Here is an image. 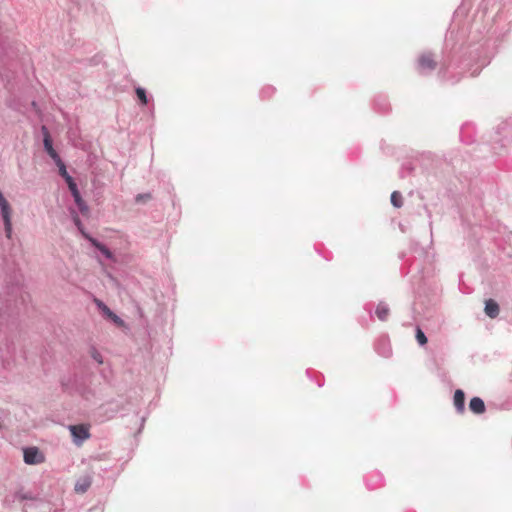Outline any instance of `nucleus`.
Masks as SVG:
<instances>
[{
  "label": "nucleus",
  "instance_id": "nucleus-7",
  "mask_svg": "<svg viewBox=\"0 0 512 512\" xmlns=\"http://www.w3.org/2000/svg\"><path fill=\"white\" fill-rule=\"evenodd\" d=\"M454 406L457 412L462 413L465 409V394L462 390L458 389L454 394Z\"/></svg>",
  "mask_w": 512,
  "mask_h": 512
},
{
  "label": "nucleus",
  "instance_id": "nucleus-1",
  "mask_svg": "<svg viewBox=\"0 0 512 512\" xmlns=\"http://www.w3.org/2000/svg\"><path fill=\"white\" fill-rule=\"evenodd\" d=\"M0 211L4 222V229L7 238L12 235V208L8 200L4 197L0 190Z\"/></svg>",
  "mask_w": 512,
  "mask_h": 512
},
{
  "label": "nucleus",
  "instance_id": "nucleus-4",
  "mask_svg": "<svg viewBox=\"0 0 512 512\" xmlns=\"http://www.w3.org/2000/svg\"><path fill=\"white\" fill-rule=\"evenodd\" d=\"M41 131L43 134V144H44L45 151L55 162L58 161L61 158L59 157L56 150L53 148L52 140H51V137H50L47 127L42 126Z\"/></svg>",
  "mask_w": 512,
  "mask_h": 512
},
{
  "label": "nucleus",
  "instance_id": "nucleus-14",
  "mask_svg": "<svg viewBox=\"0 0 512 512\" xmlns=\"http://www.w3.org/2000/svg\"><path fill=\"white\" fill-rule=\"evenodd\" d=\"M78 199L79 200H74L76 205H77V207H78V209L80 210V212L82 214H87L88 211H89V208H88L87 204L85 203V201L82 199L81 196H79Z\"/></svg>",
  "mask_w": 512,
  "mask_h": 512
},
{
  "label": "nucleus",
  "instance_id": "nucleus-15",
  "mask_svg": "<svg viewBox=\"0 0 512 512\" xmlns=\"http://www.w3.org/2000/svg\"><path fill=\"white\" fill-rule=\"evenodd\" d=\"M416 340L421 346L427 343V337L420 328L416 330Z\"/></svg>",
  "mask_w": 512,
  "mask_h": 512
},
{
  "label": "nucleus",
  "instance_id": "nucleus-22",
  "mask_svg": "<svg viewBox=\"0 0 512 512\" xmlns=\"http://www.w3.org/2000/svg\"><path fill=\"white\" fill-rule=\"evenodd\" d=\"M93 359L97 361L99 364L103 362L102 356L98 352H94L92 355Z\"/></svg>",
  "mask_w": 512,
  "mask_h": 512
},
{
  "label": "nucleus",
  "instance_id": "nucleus-23",
  "mask_svg": "<svg viewBox=\"0 0 512 512\" xmlns=\"http://www.w3.org/2000/svg\"><path fill=\"white\" fill-rule=\"evenodd\" d=\"M64 179L68 186L75 184L74 179L69 174L66 177H64Z\"/></svg>",
  "mask_w": 512,
  "mask_h": 512
},
{
  "label": "nucleus",
  "instance_id": "nucleus-9",
  "mask_svg": "<svg viewBox=\"0 0 512 512\" xmlns=\"http://www.w3.org/2000/svg\"><path fill=\"white\" fill-rule=\"evenodd\" d=\"M92 480L90 476L80 478L75 484V491L77 493H85L91 486Z\"/></svg>",
  "mask_w": 512,
  "mask_h": 512
},
{
  "label": "nucleus",
  "instance_id": "nucleus-2",
  "mask_svg": "<svg viewBox=\"0 0 512 512\" xmlns=\"http://www.w3.org/2000/svg\"><path fill=\"white\" fill-rule=\"evenodd\" d=\"M69 431L76 445H81L90 437L89 428L86 425H70Z\"/></svg>",
  "mask_w": 512,
  "mask_h": 512
},
{
  "label": "nucleus",
  "instance_id": "nucleus-11",
  "mask_svg": "<svg viewBox=\"0 0 512 512\" xmlns=\"http://www.w3.org/2000/svg\"><path fill=\"white\" fill-rule=\"evenodd\" d=\"M375 313L379 320L385 321L389 315L388 305L384 302H380L376 307Z\"/></svg>",
  "mask_w": 512,
  "mask_h": 512
},
{
  "label": "nucleus",
  "instance_id": "nucleus-6",
  "mask_svg": "<svg viewBox=\"0 0 512 512\" xmlns=\"http://www.w3.org/2000/svg\"><path fill=\"white\" fill-rule=\"evenodd\" d=\"M419 69L421 71H426V70H433L436 66L434 60L432 59L431 55L429 54H423L420 58H419Z\"/></svg>",
  "mask_w": 512,
  "mask_h": 512
},
{
  "label": "nucleus",
  "instance_id": "nucleus-20",
  "mask_svg": "<svg viewBox=\"0 0 512 512\" xmlns=\"http://www.w3.org/2000/svg\"><path fill=\"white\" fill-rule=\"evenodd\" d=\"M109 319H111L115 324H117L119 326L123 325V320L119 316H117L115 313L112 315V317H109Z\"/></svg>",
  "mask_w": 512,
  "mask_h": 512
},
{
  "label": "nucleus",
  "instance_id": "nucleus-13",
  "mask_svg": "<svg viewBox=\"0 0 512 512\" xmlns=\"http://www.w3.org/2000/svg\"><path fill=\"white\" fill-rule=\"evenodd\" d=\"M391 203L393 204V206H395L397 208L402 206V196L399 192L394 191L391 194Z\"/></svg>",
  "mask_w": 512,
  "mask_h": 512
},
{
  "label": "nucleus",
  "instance_id": "nucleus-3",
  "mask_svg": "<svg viewBox=\"0 0 512 512\" xmlns=\"http://www.w3.org/2000/svg\"><path fill=\"white\" fill-rule=\"evenodd\" d=\"M24 461L30 465L40 464L44 461V456L38 448L29 447L24 450Z\"/></svg>",
  "mask_w": 512,
  "mask_h": 512
},
{
  "label": "nucleus",
  "instance_id": "nucleus-10",
  "mask_svg": "<svg viewBox=\"0 0 512 512\" xmlns=\"http://www.w3.org/2000/svg\"><path fill=\"white\" fill-rule=\"evenodd\" d=\"M485 313L490 318H495L499 314V306L498 304L492 300L489 299L485 302Z\"/></svg>",
  "mask_w": 512,
  "mask_h": 512
},
{
  "label": "nucleus",
  "instance_id": "nucleus-5",
  "mask_svg": "<svg viewBox=\"0 0 512 512\" xmlns=\"http://www.w3.org/2000/svg\"><path fill=\"white\" fill-rule=\"evenodd\" d=\"M86 239L89 240V242L97 249L101 252V254L108 260H111V261H115V257L113 255V253L104 245L102 244L101 242H99L98 240H96L95 238L91 237V236H86Z\"/></svg>",
  "mask_w": 512,
  "mask_h": 512
},
{
  "label": "nucleus",
  "instance_id": "nucleus-17",
  "mask_svg": "<svg viewBox=\"0 0 512 512\" xmlns=\"http://www.w3.org/2000/svg\"><path fill=\"white\" fill-rule=\"evenodd\" d=\"M56 165L58 166L59 168V173L60 175L64 178L66 177L69 173L67 172L66 170V166L65 164L63 163V161L61 159H59L58 161L55 162Z\"/></svg>",
  "mask_w": 512,
  "mask_h": 512
},
{
  "label": "nucleus",
  "instance_id": "nucleus-24",
  "mask_svg": "<svg viewBox=\"0 0 512 512\" xmlns=\"http://www.w3.org/2000/svg\"><path fill=\"white\" fill-rule=\"evenodd\" d=\"M383 355H384V356H388V355H389V351L384 352V353H383Z\"/></svg>",
  "mask_w": 512,
  "mask_h": 512
},
{
  "label": "nucleus",
  "instance_id": "nucleus-18",
  "mask_svg": "<svg viewBox=\"0 0 512 512\" xmlns=\"http://www.w3.org/2000/svg\"><path fill=\"white\" fill-rule=\"evenodd\" d=\"M68 188H69V190H70L74 200H79L78 198L81 195H80V192L78 190L77 184L75 183L74 185H70V186H68Z\"/></svg>",
  "mask_w": 512,
  "mask_h": 512
},
{
  "label": "nucleus",
  "instance_id": "nucleus-19",
  "mask_svg": "<svg viewBox=\"0 0 512 512\" xmlns=\"http://www.w3.org/2000/svg\"><path fill=\"white\" fill-rule=\"evenodd\" d=\"M73 219H74V223H75V225L78 227V229L80 230V232L82 233V235H83L85 238H86V236H89V235L84 231V229H83V225H82V223H81V221H80L79 217H78V216H74V217H73Z\"/></svg>",
  "mask_w": 512,
  "mask_h": 512
},
{
  "label": "nucleus",
  "instance_id": "nucleus-16",
  "mask_svg": "<svg viewBox=\"0 0 512 512\" xmlns=\"http://www.w3.org/2000/svg\"><path fill=\"white\" fill-rule=\"evenodd\" d=\"M136 94H137V97L139 98V100L142 102V104H147L148 100H147V96H146V91L144 88H141V87H138L136 88Z\"/></svg>",
  "mask_w": 512,
  "mask_h": 512
},
{
  "label": "nucleus",
  "instance_id": "nucleus-8",
  "mask_svg": "<svg viewBox=\"0 0 512 512\" xmlns=\"http://www.w3.org/2000/svg\"><path fill=\"white\" fill-rule=\"evenodd\" d=\"M469 408L475 414H482L485 411L484 401L479 397H473L470 400Z\"/></svg>",
  "mask_w": 512,
  "mask_h": 512
},
{
  "label": "nucleus",
  "instance_id": "nucleus-12",
  "mask_svg": "<svg viewBox=\"0 0 512 512\" xmlns=\"http://www.w3.org/2000/svg\"><path fill=\"white\" fill-rule=\"evenodd\" d=\"M95 303H96L97 307L99 308V310L103 313L104 316H106L107 318L112 317L114 312L111 311L107 305H105L100 300H96Z\"/></svg>",
  "mask_w": 512,
  "mask_h": 512
},
{
  "label": "nucleus",
  "instance_id": "nucleus-21",
  "mask_svg": "<svg viewBox=\"0 0 512 512\" xmlns=\"http://www.w3.org/2000/svg\"><path fill=\"white\" fill-rule=\"evenodd\" d=\"M150 198V195L149 194H138L136 196V202H141L143 201L144 199H148Z\"/></svg>",
  "mask_w": 512,
  "mask_h": 512
}]
</instances>
